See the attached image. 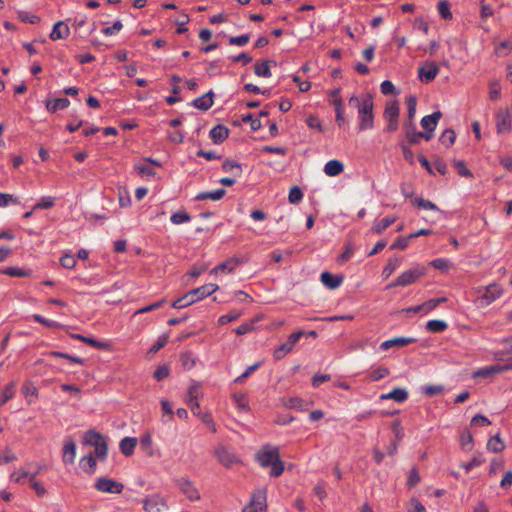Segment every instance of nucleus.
Masks as SVG:
<instances>
[{"mask_svg":"<svg viewBox=\"0 0 512 512\" xmlns=\"http://www.w3.org/2000/svg\"><path fill=\"white\" fill-rule=\"evenodd\" d=\"M349 106L358 112L360 128H371L373 126V97L370 94L352 96L349 99Z\"/></svg>","mask_w":512,"mask_h":512,"instance_id":"1","label":"nucleus"},{"mask_svg":"<svg viewBox=\"0 0 512 512\" xmlns=\"http://www.w3.org/2000/svg\"><path fill=\"white\" fill-rule=\"evenodd\" d=\"M218 285L209 283L206 285H203L201 287L192 289L188 293H186L184 296L178 298L172 303V307L176 309L185 308L211 294L216 292L218 290Z\"/></svg>","mask_w":512,"mask_h":512,"instance_id":"2","label":"nucleus"},{"mask_svg":"<svg viewBox=\"0 0 512 512\" xmlns=\"http://www.w3.org/2000/svg\"><path fill=\"white\" fill-rule=\"evenodd\" d=\"M426 274V270L424 267L420 265H416L413 268L404 271L401 273L394 281L387 285V289L396 286H408L415 282H417L422 276Z\"/></svg>","mask_w":512,"mask_h":512,"instance_id":"3","label":"nucleus"},{"mask_svg":"<svg viewBox=\"0 0 512 512\" xmlns=\"http://www.w3.org/2000/svg\"><path fill=\"white\" fill-rule=\"evenodd\" d=\"M478 300L482 306H488L503 294V289L496 283L477 289Z\"/></svg>","mask_w":512,"mask_h":512,"instance_id":"4","label":"nucleus"},{"mask_svg":"<svg viewBox=\"0 0 512 512\" xmlns=\"http://www.w3.org/2000/svg\"><path fill=\"white\" fill-rule=\"evenodd\" d=\"M95 488L102 493L120 494L124 488L123 484L112 478L99 477L96 479Z\"/></svg>","mask_w":512,"mask_h":512,"instance_id":"5","label":"nucleus"},{"mask_svg":"<svg viewBox=\"0 0 512 512\" xmlns=\"http://www.w3.org/2000/svg\"><path fill=\"white\" fill-rule=\"evenodd\" d=\"M266 507V489H258L253 494L250 504L242 512H265Z\"/></svg>","mask_w":512,"mask_h":512,"instance_id":"6","label":"nucleus"},{"mask_svg":"<svg viewBox=\"0 0 512 512\" xmlns=\"http://www.w3.org/2000/svg\"><path fill=\"white\" fill-rule=\"evenodd\" d=\"M143 509L146 512H163L168 506L164 498L158 494H153L145 497L142 500Z\"/></svg>","mask_w":512,"mask_h":512,"instance_id":"7","label":"nucleus"},{"mask_svg":"<svg viewBox=\"0 0 512 512\" xmlns=\"http://www.w3.org/2000/svg\"><path fill=\"white\" fill-rule=\"evenodd\" d=\"M177 486L190 501L200 500V492L188 477L180 478L177 481Z\"/></svg>","mask_w":512,"mask_h":512,"instance_id":"8","label":"nucleus"},{"mask_svg":"<svg viewBox=\"0 0 512 512\" xmlns=\"http://www.w3.org/2000/svg\"><path fill=\"white\" fill-rule=\"evenodd\" d=\"M302 335H303L302 331L292 333L289 336L287 342L283 343L277 349H275L274 358L276 360H280V359L284 358L288 353H290L293 350L295 344L302 337Z\"/></svg>","mask_w":512,"mask_h":512,"instance_id":"9","label":"nucleus"},{"mask_svg":"<svg viewBox=\"0 0 512 512\" xmlns=\"http://www.w3.org/2000/svg\"><path fill=\"white\" fill-rule=\"evenodd\" d=\"M399 111L397 101L389 100L386 102L383 117L388 122V128H397Z\"/></svg>","mask_w":512,"mask_h":512,"instance_id":"10","label":"nucleus"},{"mask_svg":"<svg viewBox=\"0 0 512 512\" xmlns=\"http://www.w3.org/2000/svg\"><path fill=\"white\" fill-rule=\"evenodd\" d=\"M512 370V364H505V365H491L482 367L475 372H473L472 377L478 378V377H490L495 374H500L506 371Z\"/></svg>","mask_w":512,"mask_h":512,"instance_id":"11","label":"nucleus"},{"mask_svg":"<svg viewBox=\"0 0 512 512\" xmlns=\"http://www.w3.org/2000/svg\"><path fill=\"white\" fill-rule=\"evenodd\" d=\"M438 73L439 67L435 62H426L418 69L419 79L424 83L434 80Z\"/></svg>","mask_w":512,"mask_h":512,"instance_id":"12","label":"nucleus"},{"mask_svg":"<svg viewBox=\"0 0 512 512\" xmlns=\"http://www.w3.org/2000/svg\"><path fill=\"white\" fill-rule=\"evenodd\" d=\"M134 168L138 175L146 180H155L157 178V172L149 161L143 159L136 163Z\"/></svg>","mask_w":512,"mask_h":512,"instance_id":"13","label":"nucleus"},{"mask_svg":"<svg viewBox=\"0 0 512 512\" xmlns=\"http://www.w3.org/2000/svg\"><path fill=\"white\" fill-rule=\"evenodd\" d=\"M200 396V385L198 383H193L187 392L186 402L189 405L190 409L193 413L200 410V404L198 402V398Z\"/></svg>","mask_w":512,"mask_h":512,"instance_id":"14","label":"nucleus"},{"mask_svg":"<svg viewBox=\"0 0 512 512\" xmlns=\"http://www.w3.org/2000/svg\"><path fill=\"white\" fill-rule=\"evenodd\" d=\"M415 341L416 340L412 337H395L382 342L380 345V349L383 351H387L391 348H402L414 343Z\"/></svg>","mask_w":512,"mask_h":512,"instance_id":"15","label":"nucleus"},{"mask_svg":"<svg viewBox=\"0 0 512 512\" xmlns=\"http://www.w3.org/2000/svg\"><path fill=\"white\" fill-rule=\"evenodd\" d=\"M218 460L226 467H232L239 463L238 457L229 451L226 447H219L216 450Z\"/></svg>","mask_w":512,"mask_h":512,"instance_id":"16","label":"nucleus"},{"mask_svg":"<svg viewBox=\"0 0 512 512\" xmlns=\"http://www.w3.org/2000/svg\"><path fill=\"white\" fill-rule=\"evenodd\" d=\"M433 130H426L425 132H416L415 130H408L406 133V140L408 144L417 145L422 140L429 141L433 138Z\"/></svg>","mask_w":512,"mask_h":512,"instance_id":"17","label":"nucleus"},{"mask_svg":"<svg viewBox=\"0 0 512 512\" xmlns=\"http://www.w3.org/2000/svg\"><path fill=\"white\" fill-rule=\"evenodd\" d=\"M76 457V443L73 439H65L62 460L65 464H73Z\"/></svg>","mask_w":512,"mask_h":512,"instance_id":"18","label":"nucleus"},{"mask_svg":"<svg viewBox=\"0 0 512 512\" xmlns=\"http://www.w3.org/2000/svg\"><path fill=\"white\" fill-rule=\"evenodd\" d=\"M447 299L445 297L429 299L428 301L414 306V313L419 314L421 316L428 314L430 311L434 310L439 304L445 302Z\"/></svg>","mask_w":512,"mask_h":512,"instance_id":"19","label":"nucleus"},{"mask_svg":"<svg viewBox=\"0 0 512 512\" xmlns=\"http://www.w3.org/2000/svg\"><path fill=\"white\" fill-rule=\"evenodd\" d=\"M257 458L261 466H271L276 461V459L279 458L278 449L270 448L263 450L261 453L258 454Z\"/></svg>","mask_w":512,"mask_h":512,"instance_id":"20","label":"nucleus"},{"mask_svg":"<svg viewBox=\"0 0 512 512\" xmlns=\"http://www.w3.org/2000/svg\"><path fill=\"white\" fill-rule=\"evenodd\" d=\"M407 104V118L404 122V128H414V117L416 114L417 98L414 95H410L406 98Z\"/></svg>","mask_w":512,"mask_h":512,"instance_id":"21","label":"nucleus"},{"mask_svg":"<svg viewBox=\"0 0 512 512\" xmlns=\"http://www.w3.org/2000/svg\"><path fill=\"white\" fill-rule=\"evenodd\" d=\"M70 35V28L63 21H58L54 24L50 33V39L53 41L66 39Z\"/></svg>","mask_w":512,"mask_h":512,"instance_id":"22","label":"nucleus"},{"mask_svg":"<svg viewBox=\"0 0 512 512\" xmlns=\"http://www.w3.org/2000/svg\"><path fill=\"white\" fill-rule=\"evenodd\" d=\"M139 445L141 450L147 455V456H154L155 449L153 447V440H152V434L150 432L143 433L139 438Z\"/></svg>","mask_w":512,"mask_h":512,"instance_id":"23","label":"nucleus"},{"mask_svg":"<svg viewBox=\"0 0 512 512\" xmlns=\"http://www.w3.org/2000/svg\"><path fill=\"white\" fill-rule=\"evenodd\" d=\"M339 93H340L339 89H335L331 92V102L335 107L336 119H337L338 125L342 126L343 125L342 115H343L344 108H343V103H342Z\"/></svg>","mask_w":512,"mask_h":512,"instance_id":"24","label":"nucleus"},{"mask_svg":"<svg viewBox=\"0 0 512 512\" xmlns=\"http://www.w3.org/2000/svg\"><path fill=\"white\" fill-rule=\"evenodd\" d=\"M381 400H389L392 399L398 403H403L408 399V392L404 388H395L389 393L382 394L380 396Z\"/></svg>","mask_w":512,"mask_h":512,"instance_id":"25","label":"nucleus"},{"mask_svg":"<svg viewBox=\"0 0 512 512\" xmlns=\"http://www.w3.org/2000/svg\"><path fill=\"white\" fill-rule=\"evenodd\" d=\"M214 94L212 91L196 98L193 101V106L199 110L206 111L213 105Z\"/></svg>","mask_w":512,"mask_h":512,"instance_id":"26","label":"nucleus"},{"mask_svg":"<svg viewBox=\"0 0 512 512\" xmlns=\"http://www.w3.org/2000/svg\"><path fill=\"white\" fill-rule=\"evenodd\" d=\"M239 264L238 259L230 258L225 262L219 264L214 269L210 271V274H218V273H231L235 270L237 265Z\"/></svg>","mask_w":512,"mask_h":512,"instance_id":"27","label":"nucleus"},{"mask_svg":"<svg viewBox=\"0 0 512 512\" xmlns=\"http://www.w3.org/2000/svg\"><path fill=\"white\" fill-rule=\"evenodd\" d=\"M320 279L321 282L329 289L338 288L343 281V278L341 276H335L329 272H323L320 276Z\"/></svg>","mask_w":512,"mask_h":512,"instance_id":"28","label":"nucleus"},{"mask_svg":"<svg viewBox=\"0 0 512 512\" xmlns=\"http://www.w3.org/2000/svg\"><path fill=\"white\" fill-rule=\"evenodd\" d=\"M137 438L135 437H125L120 441L119 447L120 451L125 456H131L134 453V449L137 445Z\"/></svg>","mask_w":512,"mask_h":512,"instance_id":"29","label":"nucleus"},{"mask_svg":"<svg viewBox=\"0 0 512 512\" xmlns=\"http://www.w3.org/2000/svg\"><path fill=\"white\" fill-rule=\"evenodd\" d=\"M276 65L275 61L264 60L256 62L254 65V73L259 77L269 78L271 76L270 64Z\"/></svg>","mask_w":512,"mask_h":512,"instance_id":"30","label":"nucleus"},{"mask_svg":"<svg viewBox=\"0 0 512 512\" xmlns=\"http://www.w3.org/2000/svg\"><path fill=\"white\" fill-rule=\"evenodd\" d=\"M344 170L343 164L339 160H330L324 166V173L327 176H337Z\"/></svg>","mask_w":512,"mask_h":512,"instance_id":"31","label":"nucleus"},{"mask_svg":"<svg viewBox=\"0 0 512 512\" xmlns=\"http://www.w3.org/2000/svg\"><path fill=\"white\" fill-rule=\"evenodd\" d=\"M70 104V101L63 97V98H56L51 101H48L46 104V108L49 112H56L58 110H63L67 108Z\"/></svg>","mask_w":512,"mask_h":512,"instance_id":"32","label":"nucleus"},{"mask_svg":"<svg viewBox=\"0 0 512 512\" xmlns=\"http://www.w3.org/2000/svg\"><path fill=\"white\" fill-rule=\"evenodd\" d=\"M442 117V113L440 111H436L431 115L424 116L421 120L422 128H432L438 125L439 120Z\"/></svg>","mask_w":512,"mask_h":512,"instance_id":"33","label":"nucleus"},{"mask_svg":"<svg viewBox=\"0 0 512 512\" xmlns=\"http://www.w3.org/2000/svg\"><path fill=\"white\" fill-rule=\"evenodd\" d=\"M16 392V383L10 382L7 384L1 392L0 396V406L4 405L7 401L11 400Z\"/></svg>","mask_w":512,"mask_h":512,"instance_id":"34","label":"nucleus"},{"mask_svg":"<svg viewBox=\"0 0 512 512\" xmlns=\"http://www.w3.org/2000/svg\"><path fill=\"white\" fill-rule=\"evenodd\" d=\"M511 117L507 110H500L496 114V126L497 128H505L511 126Z\"/></svg>","mask_w":512,"mask_h":512,"instance_id":"35","label":"nucleus"},{"mask_svg":"<svg viewBox=\"0 0 512 512\" xmlns=\"http://www.w3.org/2000/svg\"><path fill=\"white\" fill-rule=\"evenodd\" d=\"M395 220H396L395 217L383 218L374 223V225L372 227V231L376 234H380L384 230H386L390 225H392L395 222Z\"/></svg>","mask_w":512,"mask_h":512,"instance_id":"36","label":"nucleus"},{"mask_svg":"<svg viewBox=\"0 0 512 512\" xmlns=\"http://www.w3.org/2000/svg\"><path fill=\"white\" fill-rule=\"evenodd\" d=\"M225 193H226V191L224 189H217L212 192H202L196 196V199L197 200L210 199L212 201H218L225 195Z\"/></svg>","mask_w":512,"mask_h":512,"instance_id":"37","label":"nucleus"},{"mask_svg":"<svg viewBox=\"0 0 512 512\" xmlns=\"http://www.w3.org/2000/svg\"><path fill=\"white\" fill-rule=\"evenodd\" d=\"M80 466L84 471L93 473L96 467V458L92 454L83 456L80 460Z\"/></svg>","mask_w":512,"mask_h":512,"instance_id":"38","label":"nucleus"},{"mask_svg":"<svg viewBox=\"0 0 512 512\" xmlns=\"http://www.w3.org/2000/svg\"><path fill=\"white\" fill-rule=\"evenodd\" d=\"M222 169L227 173L234 174L236 177H239L242 173L241 165L231 160H225L222 164Z\"/></svg>","mask_w":512,"mask_h":512,"instance_id":"39","label":"nucleus"},{"mask_svg":"<svg viewBox=\"0 0 512 512\" xmlns=\"http://www.w3.org/2000/svg\"><path fill=\"white\" fill-rule=\"evenodd\" d=\"M85 443L91 446H97L99 444L105 443V440L102 435L95 431H88L84 437Z\"/></svg>","mask_w":512,"mask_h":512,"instance_id":"40","label":"nucleus"},{"mask_svg":"<svg viewBox=\"0 0 512 512\" xmlns=\"http://www.w3.org/2000/svg\"><path fill=\"white\" fill-rule=\"evenodd\" d=\"M447 323L444 320H430L426 324V329L429 332L439 333L447 328Z\"/></svg>","mask_w":512,"mask_h":512,"instance_id":"41","label":"nucleus"},{"mask_svg":"<svg viewBox=\"0 0 512 512\" xmlns=\"http://www.w3.org/2000/svg\"><path fill=\"white\" fill-rule=\"evenodd\" d=\"M504 444L499 435L493 436L488 440L487 449L491 452L498 453L504 449Z\"/></svg>","mask_w":512,"mask_h":512,"instance_id":"42","label":"nucleus"},{"mask_svg":"<svg viewBox=\"0 0 512 512\" xmlns=\"http://www.w3.org/2000/svg\"><path fill=\"white\" fill-rule=\"evenodd\" d=\"M190 220H191V216L185 211L174 212L170 217V221L174 225L184 224V223L189 222Z\"/></svg>","mask_w":512,"mask_h":512,"instance_id":"43","label":"nucleus"},{"mask_svg":"<svg viewBox=\"0 0 512 512\" xmlns=\"http://www.w3.org/2000/svg\"><path fill=\"white\" fill-rule=\"evenodd\" d=\"M196 416H198L202 422L209 428L212 430V432H216V426H215V423L212 419V416L208 413V412H202V411H197L194 413Z\"/></svg>","mask_w":512,"mask_h":512,"instance_id":"44","label":"nucleus"},{"mask_svg":"<svg viewBox=\"0 0 512 512\" xmlns=\"http://www.w3.org/2000/svg\"><path fill=\"white\" fill-rule=\"evenodd\" d=\"M262 318V316H257L255 319H253L252 321L248 322V323H243L242 325L238 326L234 332L237 334V335H244V334H247L249 332H251L253 329H254V323L258 320H260Z\"/></svg>","mask_w":512,"mask_h":512,"instance_id":"45","label":"nucleus"},{"mask_svg":"<svg viewBox=\"0 0 512 512\" xmlns=\"http://www.w3.org/2000/svg\"><path fill=\"white\" fill-rule=\"evenodd\" d=\"M438 12L441 17L445 20L452 19V13L450 11V4L447 0H441L438 3Z\"/></svg>","mask_w":512,"mask_h":512,"instance_id":"46","label":"nucleus"},{"mask_svg":"<svg viewBox=\"0 0 512 512\" xmlns=\"http://www.w3.org/2000/svg\"><path fill=\"white\" fill-rule=\"evenodd\" d=\"M400 263V259L389 260L382 271V276L384 278H389L392 273L400 266Z\"/></svg>","mask_w":512,"mask_h":512,"instance_id":"47","label":"nucleus"},{"mask_svg":"<svg viewBox=\"0 0 512 512\" xmlns=\"http://www.w3.org/2000/svg\"><path fill=\"white\" fill-rule=\"evenodd\" d=\"M455 139H456L455 130H443V132L440 136L441 143L443 145H445L446 147L451 146L454 143Z\"/></svg>","mask_w":512,"mask_h":512,"instance_id":"48","label":"nucleus"},{"mask_svg":"<svg viewBox=\"0 0 512 512\" xmlns=\"http://www.w3.org/2000/svg\"><path fill=\"white\" fill-rule=\"evenodd\" d=\"M241 315H242L241 311H237V310L230 311L229 313L220 316V318L218 319V323L220 325H225L229 322L237 320Z\"/></svg>","mask_w":512,"mask_h":512,"instance_id":"49","label":"nucleus"},{"mask_svg":"<svg viewBox=\"0 0 512 512\" xmlns=\"http://www.w3.org/2000/svg\"><path fill=\"white\" fill-rule=\"evenodd\" d=\"M406 508L407 512H427L425 506L417 498H411Z\"/></svg>","mask_w":512,"mask_h":512,"instance_id":"50","label":"nucleus"},{"mask_svg":"<svg viewBox=\"0 0 512 512\" xmlns=\"http://www.w3.org/2000/svg\"><path fill=\"white\" fill-rule=\"evenodd\" d=\"M229 130H210L209 135L215 144L223 142L228 137Z\"/></svg>","mask_w":512,"mask_h":512,"instance_id":"51","label":"nucleus"},{"mask_svg":"<svg viewBox=\"0 0 512 512\" xmlns=\"http://www.w3.org/2000/svg\"><path fill=\"white\" fill-rule=\"evenodd\" d=\"M430 265H432L434 268L441 270V271H447L451 268V262L446 258H437L430 262Z\"/></svg>","mask_w":512,"mask_h":512,"instance_id":"52","label":"nucleus"},{"mask_svg":"<svg viewBox=\"0 0 512 512\" xmlns=\"http://www.w3.org/2000/svg\"><path fill=\"white\" fill-rule=\"evenodd\" d=\"M303 198V193L298 186H293L288 195L289 202L292 204H297Z\"/></svg>","mask_w":512,"mask_h":512,"instance_id":"53","label":"nucleus"},{"mask_svg":"<svg viewBox=\"0 0 512 512\" xmlns=\"http://www.w3.org/2000/svg\"><path fill=\"white\" fill-rule=\"evenodd\" d=\"M392 432L395 435V442H400L404 437V429L399 420H395L391 425Z\"/></svg>","mask_w":512,"mask_h":512,"instance_id":"54","label":"nucleus"},{"mask_svg":"<svg viewBox=\"0 0 512 512\" xmlns=\"http://www.w3.org/2000/svg\"><path fill=\"white\" fill-rule=\"evenodd\" d=\"M55 203V199L51 196L42 197L39 202L33 207V210L36 209H49Z\"/></svg>","mask_w":512,"mask_h":512,"instance_id":"55","label":"nucleus"},{"mask_svg":"<svg viewBox=\"0 0 512 512\" xmlns=\"http://www.w3.org/2000/svg\"><path fill=\"white\" fill-rule=\"evenodd\" d=\"M2 273L12 277H25L29 275V272L18 267H8Z\"/></svg>","mask_w":512,"mask_h":512,"instance_id":"56","label":"nucleus"},{"mask_svg":"<svg viewBox=\"0 0 512 512\" xmlns=\"http://www.w3.org/2000/svg\"><path fill=\"white\" fill-rule=\"evenodd\" d=\"M60 263L62 267L72 269L76 266V259L74 255L66 253L61 257Z\"/></svg>","mask_w":512,"mask_h":512,"instance_id":"57","label":"nucleus"},{"mask_svg":"<svg viewBox=\"0 0 512 512\" xmlns=\"http://www.w3.org/2000/svg\"><path fill=\"white\" fill-rule=\"evenodd\" d=\"M93 447H94V452L92 453V455H94V457L96 459L104 460L106 458L107 452H108L106 442L103 444H99L97 446H93Z\"/></svg>","mask_w":512,"mask_h":512,"instance_id":"58","label":"nucleus"},{"mask_svg":"<svg viewBox=\"0 0 512 512\" xmlns=\"http://www.w3.org/2000/svg\"><path fill=\"white\" fill-rule=\"evenodd\" d=\"M17 460V456L10 448H5L3 454H0V465L13 462Z\"/></svg>","mask_w":512,"mask_h":512,"instance_id":"59","label":"nucleus"},{"mask_svg":"<svg viewBox=\"0 0 512 512\" xmlns=\"http://www.w3.org/2000/svg\"><path fill=\"white\" fill-rule=\"evenodd\" d=\"M414 203L422 209L438 211V207L430 200H426L423 198H416L414 200Z\"/></svg>","mask_w":512,"mask_h":512,"instance_id":"60","label":"nucleus"},{"mask_svg":"<svg viewBox=\"0 0 512 512\" xmlns=\"http://www.w3.org/2000/svg\"><path fill=\"white\" fill-rule=\"evenodd\" d=\"M454 166L460 176L472 177V172L466 167L463 161H454Z\"/></svg>","mask_w":512,"mask_h":512,"instance_id":"61","label":"nucleus"},{"mask_svg":"<svg viewBox=\"0 0 512 512\" xmlns=\"http://www.w3.org/2000/svg\"><path fill=\"white\" fill-rule=\"evenodd\" d=\"M284 471V464L280 460V458L276 459V461L271 465L270 475L273 477L280 476Z\"/></svg>","mask_w":512,"mask_h":512,"instance_id":"62","label":"nucleus"},{"mask_svg":"<svg viewBox=\"0 0 512 512\" xmlns=\"http://www.w3.org/2000/svg\"><path fill=\"white\" fill-rule=\"evenodd\" d=\"M389 374V369L386 367H379L372 371L370 378L372 381H378Z\"/></svg>","mask_w":512,"mask_h":512,"instance_id":"63","label":"nucleus"},{"mask_svg":"<svg viewBox=\"0 0 512 512\" xmlns=\"http://www.w3.org/2000/svg\"><path fill=\"white\" fill-rule=\"evenodd\" d=\"M495 50L499 55H508L512 52V44L509 41H503L496 46Z\"/></svg>","mask_w":512,"mask_h":512,"instance_id":"64","label":"nucleus"}]
</instances>
